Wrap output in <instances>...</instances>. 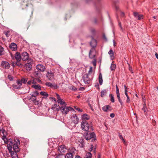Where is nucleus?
I'll list each match as a JSON object with an SVG mask.
<instances>
[{
    "instance_id": "obj_1",
    "label": "nucleus",
    "mask_w": 158,
    "mask_h": 158,
    "mask_svg": "<svg viewBox=\"0 0 158 158\" xmlns=\"http://www.w3.org/2000/svg\"><path fill=\"white\" fill-rule=\"evenodd\" d=\"M0 132L2 133L3 135L2 137V139L4 141V143L6 144H8V143L10 142L12 144L13 143L11 142L12 139H7L6 138L7 133L6 130L3 129V128H2Z\"/></svg>"
},
{
    "instance_id": "obj_2",
    "label": "nucleus",
    "mask_w": 158,
    "mask_h": 158,
    "mask_svg": "<svg viewBox=\"0 0 158 158\" xmlns=\"http://www.w3.org/2000/svg\"><path fill=\"white\" fill-rule=\"evenodd\" d=\"M81 126L82 129L85 131H88L89 129H90L91 130H93L90 124L86 121H82L81 123Z\"/></svg>"
},
{
    "instance_id": "obj_3",
    "label": "nucleus",
    "mask_w": 158,
    "mask_h": 158,
    "mask_svg": "<svg viewBox=\"0 0 158 158\" xmlns=\"http://www.w3.org/2000/svg\"><path fill=\"white\" fill-rule=\"evenodd\" d=\"M85 138L87 140L91 139V141H94L95 140V134L94 132H92L91 133H88L87 132L86 134H85L84 135Z\"/></svg>"
},
{
    "instance_id": "obj_4",
    "label": "nucleus",
    "mask_w": 158,
    "mask_h": 158,
    "mask_svg": "<svg viewBox=\"0 0 158 158\" xmlns=\"http://www.w3.org/2000/svg\"><path fill=\"white\" fill-rule=\"evenodd\" d=\"M7 148L9 152L10 153L12 158H18V155L16 152H13L12 151V147L10 144H8Z\"/></svg>"
},
{
    "instance_id": "obj_5",
    "label": "nucleus",
    "mask_w": 158,
    "mask_h": 158,
    "mask_svg": "<svg viewBox=\"0 0 158 158\" xmlns=\"http://www.w3.org/2000/svg\"><path fill=\"white\" fill-rule=\"evenodd\" d=\"M72 108L70 107L66 106H63L60 107V110H61L62 113L66 114Z\"/></svg>"
},
{
    "instance_id": "obj_6",
    "label": "nucleus",
    "mask_w": 158,
    "mask_h": 158,
    "mask_svg": "<svg viewBox=\"0 0 158 158\" xmlns=\"http://www.w3.org/2000/svg\"><path fill=\"white\" fill-rule=\"evenodd\" d=\"M28 63L25 64L24 66L25 68L28 71H30L31 69L32 66L31 64L33 63V61L31 59H30L28 61Z\"/></svg>"
},
{
    "instance_id": "obj_7",
    "label": "nucleus",
    "mask_w": 158,
    "mask_h": 158,
    "mask_svg": "<svg viewBox=\"0 0 158 158\" xmlns=\"http://www.w3.org/2000/svg\"><path fill=\"white\" fill-rule=\"evenodd\" d=\"M54 73L51 70L47 71L46 77L49 80H52L54 78Z\"/></svg>"
},
{
    "instance_id": "obj_8",
    "label": "nucleus",
    "mask_w": 158,
    "mask_h": 158,
    "mask_svg": "<svg viewBox=\"0 0 158 158\" xmlns=\"http://www.w3.org/2000/svg\"><path fill=\"white\" fill-rule=\"evenodd\" d=\"M56 94L57 97V102L58 104L61 105L66 106V104L65 102L61 98L60 95L57 94L56 93Z\"/></svg>"
},
{
    "instance_id": "obj_9",
    "label": "nucleus",
    "mask_w": 158,
    "mask_h": 158,
    "mask_svg": "<svg viewBox=\"0 0 158 158\" xmlns=\"http://www.w3.org/2000/svg\"><path fill=\"white\" fill-rule=\"evenodd\" d=\"M29 55L26 52H23L21 54V59L23 61H26L28 60L29 59Z\"/></svg>"
},
{
    "instance_id": "obj_10",
    "label": "nucleus",
    "mask_w": 158,
    "mask_h": 158,
    "mask_svg": "<svg viewBox=\"0 0 158 158\" xmlns=\"http://www.w3.org/2000/svg\"><path fill=\"white\" fill-rule=\"evenodd\" d=\"M12 143V144L10 142L8 143V144H10V145H11V147H12V146H13V150L15 152H19L20 149L18 147V143H14L13 144V143L12 142V141H11Z\"/></svg>"
},
{
    "instance_id": "obj_11",
    "label": "nucleus",
    "mask_w": 158,
    "mask_h": 158,
    "mask_svg": "<svg viewBox=\"0 0 158 158\" xmlns=\"http://www.w3.org/2000/svg\"><path fill=\"white\" fill-rule=\"evenodd\" d=\"M83 80L85 84H89L91 81V79L89 77L88 75L87 74H85L84 75L83 77Z\"/></svg>"
},
{
    "instance_id": "obj_12",
    "label": "nucleus",
    "mask_w": 158,
    "mask_h": 158,
    "mask_svg": "<svg viewBox=\"0 0 158 158\" xmlns=\"http://www.w3.org/2000/svg\"><path fill=\"white\" fill-rule=\"evenodd\" d=\"M1 66L6 69H8L9 68L10 65L9 63L8 62L3 61L2 62Z\"/></svg>"
},
{
    "instance_id": "obj_13",
    "label": "nucleus",
    "mask_w": 158,
    "mask_h": 158,
    "mask_svg": "<svg viewBox=\"0 0 158 158\" xmlns=\"http://www.w3.org/2000/svg\"><path fill=\"white\" fill-rule=\"evenodd\" d=\"M116 95L119 102L120 103L121 105H123V102L120 96V94L119 93V90L118 88L117 85H116Z\"/></svg>"
},
{
    "instance_id": "obj_14",
    "label": "nucleus",
    "mask_w": 158,
    "mask_h": 158,
    "mask_svg": "<svg viewBox=\"0 0 158 158\" xmlns=\"http://www.w3.org/2000/svg\"><path fill=\"white\" fill-rule=\"evenodd\" d=\"M71 119L72 122L75 124H77L78 123L79 118H78L76 114H73L71 117Z\"/></svg>"
},
{
    "instance_id": "obj_15",
    "label": "nucleus",
    "mask_w": 158,
    "mask_h": 158,
    "mask_svg": "<svg viewBox=\"0 0 158 158\" xmlns=\"http://www.w3.org/2000/svg\"><path fill=\"white\" fill-rule=\"evenodd\" d=\"M133 15L134 17L138 20H140L143 19V15H142L139 14L138 13L134 12Z\"/></svg>"
},
{
    "instance_id": "obj_16",
    "label": "nucleus",
    "mask_w": 158,
    "mask_h": 158,
    "mask_svg": "<svg viewBox=\"0 0 158 158\" xmlns=\"http://www.w3.org/2000/svg\"><path fill=\"white\" fill-rule=\"evenodd\" d=\"M51 109L54 111H58L60 110V107L59 105L54 104L52 105Z\"/></svg>"
},
{
    "instance_id": "obj_17",
    "label": "nucleus",
    "mask_w": 158,
    "mask_h": 158,
    "mask_svg": "<svg viewBox=\"0 0 158 158\" xmlns=\"http://www.w3.org/2000/svg\"><path fill=\"white\" fill-rule=\"evenodd\" d=\"M29 98L32 100L34 104L36 105L39 104V101L37 100L36 97L32 96V95H31V96Z\"/></svg>"
},
{
    "instance_id": "obj_18",
    "label": "nucleus",
    "mask_w": 158,
    "mask_h": 158,
    "mask_svg": "<svg viewBox=\"0 0 158 158\" xmlns=\"http://www.w3.org/2000/svg\"><path fill=\"white\" fill-rule=\"evenodd\" d=\"M36 69L42 72L44 71L45 69V66L42 64L37 65L36 66Z\"/></svg>"
},
{
    "instance_id": "obj_19",
    "label": "nucleus",
    "mask_w": 158,
    "mask_h": 158,
    "mask_svg": "<svg viewBox=\"0 0 158 158\" xmlns=\"http://www.w3.org/2000/svg\"><path fill=\"white\" fill-rule=\"evenodd\" d=\"M65 146L64 145H61L60 146L58 149V151L61 153L65 152L66 150Z\"/></svg>"
},
{
    "instance_id": "obj_20",
    "label": "nucleus",
    "mask_w": 158,
    "mask_h": 158,
    "mask_svg": "<svg viewBox=\"0 0 158 158\" xmlns=\"http://www.w3.org/2000/svg\"><path fill=\"white\" fill-rule=\"evenodd\" d=\"M90 44L92 48H94L96 47L97 44L96 40L94 39L93 38H92V39L90 43Z\"/></svg>"
},
{
    "instance_id": "obj_21",
    "label": "nucleus",
    "mask_w": 158,
    "mask_h": 158,
    "mask_svg": "<svg viewBox=\"0 0 158 158\" xmlns=\"http://www.w3.org/2000/svg\"><path fill=\"white\" fill-rule=\"evenodd\" d=\"M15 58L17 61H20L21 59V55L18 52H16L15 55Z\"/></svg>"
},
{
    "instance_id": "obj_22",
    "label": "nucleus",
    "mask_w": 158,
    "mask_h": 158,
    "mask_svg": "<svg viewBox=\"0 0 158 158\" xmlns=\"http://www.w3.org/2000/svg\"><path fill=\"white\" fill-rule=\"evenodd\" d=\"M10 48L13 51L16 50L17 49V46L14 43H11L10 46Z\"/></svg>"
},
{
    "instance_id": "obj_23",
    "label": "nucleus",
    "mask_w": 158,
    "mask_h": 158,
    "mask_svg": "<svg viewBox=\"0 0 158 158\" xmlns=\"http://www.w3.org/2000/svg\"><path fill=\"white\" fill-rule=\"evenodd\" d=\"M45 84L46 86L51 88L54 87L55 88H57V86L56 85H52V84L50 82H46Z\"/></svg>"
},
{
    "instance_id": "obj_24",
    "label": "nucleus",
    "mask_w": 158,
    "mask_h": 158,
    "mask_svg": "<svg viewBox=\"0 0 158 158\" xmlns=\"http://www.w3.org/2000/svg\"><path fill=\"white\" fill-rule=\"evenodd\" d=\"M142 110L143 111L144 114L145 115L147 116V112L148 111V110L147 108L146 105L145 103L143 104V107L142 108Z\"/></svg>"
},
{
    "instance_id": "obj_25",
    "label": "nucleus",
    "mask_w": 158,
    "mask_h": 158,
    "mask_svg": "<svg viewBox=\"0 0 158 158\" xmlns=\"http://www.w3.org/2000/svg\"><path fill=\"white\" fill-rule=\"evenodd\" d=\"M76 150L75 148L73 147L69 149V153L72 154L73 155L75 154Z\"/></svg>"
},
{
    "instance_id": "obj_26",
    "label": "nucleus",
    "mask_w": 158,
    "mask_h": 158,
    "mask_svg": "<svg viewBox=\"0 0 158 158\" xmlns=\"http://www.w3.org/2000/svg\"><path fill=\"white\" fill-rule=\"evenodd\" d=\"M95 55L92 52V49L90 50L89 52V56L90 59L95 58Z\"/></svg>"
},
{
    "instance_id": "obj_27",
    "label": "nucleus",
    "mask_w": 158,
    "mask_h": 158,
    "mask_svg": "<svg viewBox=\"0 0 158 158\" xmlns=\"http://www.w3.org/2000/svg\"><path fill=\"white\" fill-rule=\"evenodd\" d=\"M83 120H87L89 119V116L86 114H84L82 116Z\"/></svg>"
},
{
    "instance_id": "obj_28",
    "label": "nucleus",
    "mask_w": 158,
    "mask_h": 158,
    "mask_svg": "<svg viewBox=\"0 0 158 158\" xmlns=\"http://www.w3.org/2000/svg\"><path fill=\"white\" fill-rule=\"evenodd\" d=\"M32 87L36 89L41 90L40 86L39 85H34L32 86Z\"/></svg>"
},
{
    "instance_id": "obj_29",
    "label": "nucleus",
    "mask_w": 158,
    "mask_h": 158,
    "mask_svg": "<svg viewBox=\"0 0 158 158\" xmlns=\"http://www.w3.org/2000/svg\"><path fill=\"white\" fill-rule=\"evenodd\" d=\"M99 81L100 84L101 85L102 84L103 80L102 78V76L101 73H100L99 76Z\"/></svg>"
},
{
    "instance_id": "obj_30",
    "label": "nucleus",
    "mask_w": 158,
    "mask_h": 158,
    "mask_svg": "<svg viewBox=\"0 0 158 158\" xmlns=\"http://www.w3.org/2000/svg\"><path fill=\"white\" fill-rule=\"evenodd\" d=\"M73 155L69 153H67L65 156V158H73Z\"/></svg>"
},
{
    "instance_id": "obj_31",
    "label": "nucleus",
    "mask_w": 158,
    "mask_h": 158,
    "mask_svg": "<svg viewBox=\"0 0 158 158\" xmlns=\"http://www.w3.org/2000/svg\"><path fill=\"white\" fill-rule=\"evenodd\" d=\"M110 107L108 105L106 106H103L102 109L103 111H104L105 112H106L107 111V110L109 109V108H110Z\"/></svg>"
},
{
    "instance_id": "obj_32",
    "label": "nucleus",
    "mask_w": 158,
    "mask_h": 158,
    "mask_svg": "<svg viewBox=\"0 0 158 158\" xmlns=\"http://www.w3.org/2000/svg\"><path fill=\"white\" fill-rule=\"evenodd\" d=\"M116 65L114 64H111L110 67V69L112 71L116 69Z\"/></svg>"
},
{
    "instance_id": "obj_33",
    "label": "nucleus",
    "mask_w": 158,
    "mask_h": 158,
    "mask_svg": "<svg viewBox=\"0 0 158 158\" xmlns=\"http://www.w3.org/2000/svg\"><path fill=\"white\" fill-rule=\"evenodd\" d=\"M34 76L36 77H40V73L38 71H35L34 73Z\"/></svg>"
},
{
    "instance_id": "obj_34",
    "label": "nucleus",
    "mask_w": 158,
    "mask_h": 158,
    "mask_svg": "<svg viewBox=\"0 0 158 158\" xmlns=\"http://www.w3.org/2000/svg\"><path fill=\"white\" fill-rule=\"evenodd\" d=\"M40 94L41 95L45 97H48V94L45 92L42 91L40 92Z\"/></svg>"
},
{
    "instance_id": "obj_35",
    "label": "nucleus",
    "mask_w": 158,
    "mask_h": 158,
    "mask_svg": "<svg viewBox=\"0 0 158 158\" xmlns=\"http://www.w3.org/2000/svg\"><path fill=\"white\" fill-rule=\"evenodd\" d=\"M106 93V90H102L101 92V95L102 97H103L105 95Z\"/></svg>"
},
{
    "instance_id": "obj_36",
    "label": "nucleus",
    "mask_w": 158,
    "mask_h": 158,
    "mask_svg": "<svg viewBox=\"0 0 158 158\" xmlns=\"http://www.w3.org/2000/svg\"><path fill=\"white\" fill-rule=\"evenodd\" d=\"M39 93L37 91H35L33 93V94H31V95H32V96H34V97H36V96L39 95Z\"/></svg>"
},
{
    "instance_id": "obj_37",
    "label": "nucleus",
    "mask_w": 158,
    "mask_h": 158,
    "mask_svg": "<svg viewBox=\"0 0 158 158\" xmlns=\"http://www.w3.org/2000/svg\"><path fill=\"white\" fill-rule=\"evenodd\" d=\"M4 49L3 48L0 46V56L4 54Z\"/></svg>"
},
{
    "instance_id": "obj_38",
    "label": "nucleus",
    "mask_w": 158,
    "mask_h": 158,
    "mask_svg": "<svg viewBox=\"0 0 158 158\" xmlns=\"http://www.w3.org/2000/svg\"><path fill=\"white\" fill-rule=\"evenodd\" d=\"M10 31H5L4 33L6 36L8 37L10 35Z\"/></svg>"
},
{
    "instance_id": "obj_39",
    "label": "nucleus",
    "mask_w": 158,
    "mask_h": 158,
    "mask_svg": "<svg viewBox=\"0 0 158 158\" xmlns=\"http://www.w3.org/2000/svg\"><path fill=\"white\" fill-rule=\"evenodd\" d=\"M21 81L22 83H23L24 84H25L27 81V79L25 78H22L21 79Z\"/></svg>"
},
{
    "instance_id": "obj_40",
    "label": "nucleus",
    "mask_w": 158,
    "mask_h": 158,
    "mask_svg": "<svg viewBox=\"0 0 158 158\" xmlns=\"http://www.w3.org/2000/svg\"><path fill=\"white\" fill-rule=\"evenodd\" d=\"M119 137L123 141V142L124 143H125V141L124 140V139L122 135H121L120 134H119Z\"/></svg>"
},
{
    "instance_id": "obj_41",
    "label": "nucleus",
    "mask_w": 158,
    "mask_h": 158,
    "mask_svg": "<svg viewBox=\"0 0 158 158\" xmlns=\"http://www.w3.org/2000/svg\"><path fill=\"white\" fill-rule=\"evenodd\" d=\"M93 60L92 63L94 66H96V59L95 58L93 59Z\"/></svg>"
},
{
    "instance_id": "obj_42",
    "label": "nucleus",
    "mask_w": 158,
    "mask_h": 158,
    "mask_svg": "<svg viewBox=\"0 0 158 158\" xmlns=\"http://www.w3.org/2000/svg\"><path fill=\"white\" fill-rule=\"evenodd\" d=\"M110 97H111V99L110 100L111 102H114V95L112 94H110Z\"/></svg>"
},
{
    "instance_id": "obj_43",
    "label": "nucleus",
    "mask_w": 158,
    "mask_h": 158,
    "mask_svg": "<svg viewBox=\"0 0 158 158\" xmlns=\"http://www.w3.org/2000/svg\"><path fill=\"white\" fill-rule=\"evenodd\" d=\"M17 84L18 85H19V86H20L22 85V82L21 81V80H18L17 81Z\"/></svg>"
},
{
    "instance_id": "obj_44",
    "label": "nucleus",
    "mask_w": 158,
    "mask_h": 158,
    "mask_svg": "<svg viewBox=\"0 0 158 158\" xmlns=\"http://www.w3.org/2000/svg\"><path fill=\"white\" fill-rule=\"evenodd\" d=\"M20 61H17L16 62V65L19 67L21 66H22V64L19 62Z\"/></svg>"
},
{
    "instance_id": "obj_45",
    "label": "nucleus",
    "mask_w": 158,
    "mask_h": 158,
    "mask_svg": "<svg viewBox=\"0 0 158 158\" xmlns=\"http://www.w3.org/2000/svg\"><path fill=\"white\" fill-rule=\"evenodd\" d=\"M90 31L93 35H94L95 33V30L94 28H92L90 29Z\"/></svg>"
},
{
    "instance_id": "obj_46",
    "label": "nucleus",
    "mask_w": 158,
    "mask_h": 158,
    "mask_svg": "<svg viewBox=\"0 0 158 158\" xmlns=\"http://www.w3.org/2000/svg\"><path fill=\"white\" fill-rule=\"evenodd\" d=\"M13 87L15 89H19L20 87V86L18 85V84L17 85H13Z\"/></svg>"
},
{
    "instance_id": "obj_47",
    "label": "nucleus",
    "mask_w": 158,
    "mask_h": 158,
    "mask_svg": "<svg viewBox=\"0 0 158 158\" xmlns=\"http://www.w3.org/2000/svg\"><path fill=\"white\" fill-rule=\"evenodd\" d=\"M8 78L10 81H12L13 80V77L11 75H9L8 76Z\"/></svg>"
},
{
    "instance_id": "obj_48",
    "label": "nucleus",
    "mask_w": 158,
    "mask_h": 158,
    "mask_svg": "<svg viewBox=\"0 0 158 158\" xmlns=\"http://www.w3.org/2000/svg\"><path fill=\"white\" fill-rule=\"evenodd\" d=\"M93 148H94V146L92 144L91 145L90 148L89 149V151L90 152L92 151L93 149Z\"/></svg>"
},
{
    "instance_id": "obj_49",
    "label": "nucleus",
    "mask_w": 158,
    "mask_h": 158,
    "mask_svg": "<svg viewBox=\"0 0 158 158\" xmlns=\"http://www.w3.org/2000/svg\"><path fill=\"white\" fill-rule=\"evenodd\" d=\"M92 69H93V68L91 66L90 67L89 69V70L88 72L89 74H90L92 72Z\"/></svg>"
},
{
    "instance_id": "obj_50",
    "label": "nucleus",
    "mask_w": 158,
    "mask_h": 158,
    "mask_svg": "<svg viewBox=\"0 0 158 158\" xmlns=\"http://www.w3.org/2000/svg\"><path fill=\"white\" fill-rule=\"evenodd\" d=\"M110 55V56L111 59V60H113L114 58V53H113V54H112Z\"/></svg>"
},
{
    "instance_id": "obj_51",
    "label": "nucleus",
    "mask_w": 158,
    "mask_h": 158,
    "mask_svg": "<svg viewBox=\"0 0 158 158\" xmlns=\"http://www.w3.org/2000/svg\"><path fill=\"white\" fill-rule=\"evenodd\" d=\"M75 108L80 112H82V110H81L80 108H79L78 107H77V106L75 107Z\"/></svg>"
},
{
    "instance_id": "obj_52",
    "label": "nucleus",
    "mask_w": 158,
    "mask_h": 158,
    "mask_svg": "<svg viewBox=\"0 0 158 158\" xmlns=\"http://www.w3.org/2000/svg\"><path fill=\"white\" fill-rule=\"evenodd\" d=\"M125 88V93H127L128 92V88L126 87V85H124V86Z\"/></svg>"
},
{
    "instance_id": "obj_53",
    "label": "nucleus",
    "mask_w": 158,
    "mask_h": 158,
    "mask_svg": "<svg viewBox=\"0 0 158 158\" xmlns=\"http://www.w3.org/2000/svg\"><path fill=\"white\" fill-rule=\"evenodd\" d=\"M71 89L72 90H74V91L76 90H77L76 88L73 86H72L71 88Z\"/></svg>"
},
{
    "instance_id": "obj_54",
    "label": "nucleus",
    "mask_w": 158,
    "mask_h": 158,
    "mask_svg": "<svg viewBox=\"0 0 158 158\" xmlns=\"http://www.w3.org/2000/svg\"><path fill=\"white\" fill-rule=\"evenodd\" d=\"M113 53H114L112 49H110L109 51L108 52V54L109 55L113 54Z\"/></svg>"
},
{
    "instance_id": "obj_55",
    "label": "nucleus",
    "mask_w": 158,
    "mask_h": 158,
    "mask_svg": "<svg viewBox=\"0 0 158 158\" xmlns=\"http://www.w3.org/2000/svg\"><path fill=\"white\" fill-rule=\"evenodd\" d=\"M129 70L132 73H133V70H132V67L130 66L129 64Z\"/></svg>"
},
{
    "instance_id": "obj_56",
    "label": "nucleus",
    "mask_w": 158,
    "mask_h": 158,
    "mask_svg": "<svg viewBox=\"0 0 158 158\" xmlns=\"http://www.w3.org/2000/svg\"><path fill=\"white\" fill-rule=\"evenodd\" d=\"M127 100H126V102L127 103H129L130 102V99L129 96L127 97Z\"/></svg>"
},
{
    "instance_id": "obj_57",
    "label": "nucleus",
    "mask_w": 158,
    "mask_h": 158,
    "mask_svg": "<svg viewBox=\"0 0 158 158\" xmlns=\"http://www.w3.org/2000/svg\"><path fill=\"white\" fill-rule=\"evenodd\" d=\"M33 82L32 81H29L27 82V84L29 85H30L31 83H33Z\"/></svg>"
},
{
    "instance_id": "obj_58",
    "label": "nucleus",
    "mask_w": 158,
    "mask_h": 158,
    "mask_svg": "<svg viewBox=\"0 0 158 158\" xmlns=\"http://www.w3.org/2000/svg\"><path fill=\"white\" fill-rule=\"evenodd\" d=\"M61 155L60 154H58L57 155L56 158H61Z\"/></svg>"
},
{
    "instance_id": "obj_59",
    "label": "nucleus",
    "mask_w": 158,
    "mask_h": 158,
    "mask_svg": "<svg viewBox=\"0 0 158 158\" xmlns=\"http://www.w3.org/2000/svg\"><path fill=\"white\" fill-rule=\"evenodd\" d=\"M103 38L105 40H107V39H106V36L105 35V34H103Z\"/></svg>"
},
{
    "instance_id": "obj_60",
    "label": "nucleus",
    "mask_w": 158,
    "mask_h": 158,
    "mask_svg": "<svg viewBox=\"0 0 158 158\" xmlns=\"http://www.w3.org/2000/svg\"><path fill=\"white\" fill-rule=\"evenodd\" d=\"M114 113H111L110 115V117L111 118H114Z\"/></svg>"
},
{
    "instance_id": "obj_61",
    "label": "nucleus",
    "mask_w": 158,
    "mask_h": 158,
    "mask_svg": "<svg viewBox=\"0 0 158 158\" xmlns=\"http://www.w3.org/2000/svg\"><path fill=\"white\" fill-rule=\"evenodd\" d=\"M84 141L83 140L82 141V142L81 143V146L82 147H83L84 146V144L83 143Z\"/></svg>"
},
{
    "instance_id": "obj_62",
    "label": "nucleus",
    "mask_w": 158,
    "mask_h": 158,
    "mask_svg": "<svg viewBox=\"0 0 158 158\" xmlns=\"http://www.w3.org/2000/svg\"><path fill=\"white\" fill-rule=\"evenodd\" d=\"M155 54L156 58L158 59V54L157 53H156Z\"/></svg>"
},
{
    "instance_id": "obj_63",
    "label": "nucleus",
    "mask_w": 158,
    "mask_h": 158,
    "mask_svg": "<svg viewBox=\"0 0 158 158\" xmlns=\"http://www.w3.org/2000/svg\"><path fill=\"white\" fill-rule=\"evenodd\" d=\"M95 86L96 87V88H97L99 89V85L98 84H97V85H95Z\"/></svg>"
},
{
    "instance_id": "obj_64",
    "label": "nucleus",
    "mask_w": 158,
    "mask_h": 158,
    "mask_svg": "<svg viewBox=\"0 0 158 158\" xmlns=\"http://www.w3.org/2000/svg\"><path fill=\"white\" fill-rule=\"evenodd\" d=\"M118 25H119V26L122 29V27H121V23L119 22V23H118Z\"/></svg>"
}]
</instances>
